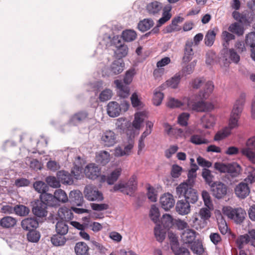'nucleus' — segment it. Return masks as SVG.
Returning a JSON list of instances; mask_svg holds the SVG:
<instances>
[{
    "label": "nucleus",
    "mask_w": 255,
    "mask_h": 255,
    "mask_svg": "<svg viewBox=\"0 0 255 255\" xmlns=\"http://www.w3.org/2000/svg\"><path fill=\"white\" fill-rule=\"evenodd\" d=\"M250 243V238L248 234L241 235L239 236L237 240L236 244L239 249H242L244 246Z\"/></svg>",
    "instance_id": "49"
},
{
    "label": "nucleus",
    "mask_w": 255,
    "mask_h": 255,
    "mask_svg": "<svg viewBox=\"0 0 255 255\" xmlns=\"http://www.w3.org/2000/svg\"><path fill=\"white\" fill-rule=\"evenodd\" d=\"M112 96V91L109 89L103 91L99 95V99L101 102H105L109 100Z\"/></svg>",
    "instance_id": "56"
},
{
    "label": "nucleus",
    "mask_w": 255,
    "mask_h": 255,
    "mask_svg": "<svg viewBox=\"0 0 255 255\" xmlns=\"http://www.w3.org/2000/svg\"><path fill=\"white\" fill-rule=\"evenodd\" d=\"M193 42L192 40H188L186 42L184 47V54L182 58V62L186 64L189 62L193 58L194 52L192 49Z\"/></svg>",
    "instance_id": "24"
},
{
    "label": "nucleus",
    "mask_w": 255,
    "mask_h": 255,
    "mask_svg": "<svg viewBox=\"0 0 255 255\" xmlns=\"http://www.w3.org/2000/svg\"><path fill=\"white\" fill-rule=\"evenodd\" d=\"M54 196L56 199V202H61L65 203L68 201V198L65 192L61 189L57 190L54 193Z\"/></svg>",
    "instance_id": "47"
},
{
    "label": "nucleus",
    "mask_w": 255,
    "mask_h": 255,
    "mask_svg": "<svg viewBox=\"0 0 255 255\" xmlns=\"http://www.w3.org/2000/svg\"><path fill=\"white\" fill-rule=\"evenodd\" d=\"M14 213L21 217L26 216L28 215L30 212L29 209L22 204H17L14 206Z\"/></svg>",
    "instance_id": "39"
},
{
    "label": "nucleus",
    "mask_w": 255,
    "mask_h": 255,
    "mask_svg": "<svg viewBox=\"0 0 255 255\" xmlns=\"http://www.w3.org/2000/svg\"><path fill=\"white\" fill-rule=\"evenodd\" d=\"M190 141L196 145L208 144L209 142L208 139L203 138L201 135L198 134L192 135L190 137Z\"/></svg>",
    "instance_id": "52"
},
{
    "label": "nucleus",
    "mask_w": 255,
    "mask_h": 255,
    "mask_svg": "<svg viewBox=\"0 0 255 255\" xmlns=\"http://www.w3.org/2000/svg\"><path fill=\"white\" fill-rule=\"evenodd\" d=\"M57 179L64 184L72 185L74 183L72 175L68 171L60 170L57 172Z\"/></svg>",
    "instance_id": "25"
},
{
    "label": "nucleus",
    "mask_w": 255,
    "mask_h": 255,
    "mask_svg": "<svg viewBox=\"0 0 255 255\" xmlns=\"http://www.w3.org/2000/svg\"><path fill=\"white\" fill-rule=\"evenodd\" d=\"M40 235L39 232L34 230H30L27 234L28 241L32 243H37L40 239Z\"/></svg>",
    "instance_id": "50"
},
{
    "label": "nucleus",
    "mask_w": 255,
    "mask_h": 255,
    "mask_svg": "<svg viewBox=\"0 0 255 255\" xmlns=\"http://www.w3.org/2000/svg\"><path fill=\"white\" fill-rule=\"evenodd\" d=\"M68 200L73 206H82L84 202L83 194L79 190L71 191Z\"/></svg>",
    "instance_id": "19"
},
{
    "label": "nucleus",
    "mask_w": 255,
    "mask_h": 255,
    "mask_svg": "<svg viewBox=\"0 0 255 255\" xmlns=\"http://www.w3.org/2000/svg\"><path fill=\"white\" fill-rule=\"evenodd\" d=\"M210 187L213 196L218 199L224 198L227 194L228 186L221 181H215Z\"/></svg>",
    "instance_id": "10"
},
{
    "label": "nucleus",
    "mask_w": 255,
    "mask_h": 255,
    "mask_svg": "<svg viewBox=\"0 0 255 255\" xmlns=\"http://www.w3.org/2000/svg\"><path fill=\"white\" fill-rule=\"evenodd\" d=\"M123 40L127 42L132 41L136 37V33L133 30H126L123 31L122 35Z\"/></svg>",
    "instance_id": "43"
},
{
    "label": "nucleus",
    "mask_w": 255,
    "mask_h": 255,
    "mask_svg": "<svg viewBox=\"0 0 255 255\" xmlns=\"http://www.w3.org/2000/svg\"><path fill=\"white\" fill-rule=\"evenodd\" d=\"M163 99V94L156 89L154 91L153 97V103L154 105L158 106L160 105Z\"/></svg>",
    "instance_id": "57"
},
{
    "label": "nucleus",
    "mask_w": 255,
    "mask_h": 255,
    "mask_svg": "<svg viewBox=\"0 0 255 255\" xmlns=\"http://www.w3.org/2000/svg\"><path fill=\"white\" fill-rule=\"evenodd\" d=\"M72 210L66 207H62L58 210V215L60 218L66 221H69L73 218Z\"/></svg>",
    "instance_id": "30"
},
{
    "label": "nucleus",
    "mask_w": 255,
    "mask_h": 255,
    "mask_svg": "<svg viewBox=\"0 0 255 255\" xmlns=\"http://www.w3.org/2000/svg\"><path fill=\"white\" fill-rule=\"evenodd\" d=\"M154 22L151 18L144 19L138 24V29L142 32L146 31L153 26Z\"/></svg>",
    "instance_id": "37"
},
{
    "label": "nucleus",
    "mask_w": 255,
    "mask_h": 255,
    "mask_svg": "<svg viewBox=\"0 0 255 255\" xmlns=\"http://www.w3.org/2000/svg\"><path fill=\"white\" fill-rule=\"evenodd\" d=\"M254 10H251L250 11H247L242 13L240 23L244 25H250V24L253 21L255 17V13Z\"/></svg>",
    "instance_id": "34"
},
{
    "label": "nucleus",
    "mask_w": 255,
    "mask_h": 255,
    "mask_svg": "<svg viewBox=\"0 0 255 255\" xmlns=\"http://www.w3.org/2000/svg\"><path fill=\"white\" fill-rule=\"evenodd\" d=\"M86 177L89 179L95 180L101 174V169L94 163L87 165L85 169Z\"/></svg>",
    "instance_id": "18"
},
{
    "label": "nucleus",
    "mask_w": 255,
    "mask_h": 255,
    "mask_svg": "<svg viewBox=\"0 0 255 255\" xmlns=\"http://www.w3.org/2000/svg\"><path fill=\"white\" fill-rule=\"evenodd\" d=\"M192 251L196 254H201L204 252L202 245L200 243L194 242L191 247Z\"/></svg>",
    "instance_id": "64"
},
{
    "label": "nucleus",
    "mask_w": 255,
    "mask_h": 255,
    "mask_svg": "<svg viewBox=\"0 0 255 255\" xmlns=\"http://www.w3.org/2000/svg\"><path fill=\"white\" fill-rule=\"evenodd\" d=\"M168 107L170 108H179L182 106V103L180 101L177 99H175L173 98H170L169 99L167 103Z\"/></svg>",
    "instance_id": "63"
},
{
    "label": "nucleus",
    "mask_w": 255,
    "mask_h": 255,
    "mask_svg": "<svg viewBox=\"0 0 255 255\" xmlns=\"http://www.w3.org/2000/svg\"><path fill=\"white\" fill-rule=\"evenodd\" d=\"M135 74V72L134 69H130L127 71L124 78V83L128 85L132 82Z\"/></svg>",
    "instance_id": "60"
},
{
    "label": "nucleus",
    "mask_w": 255,
    "mask_h": 255,
    "mask_svg": "<svg viewBox=\"0 0 255 255\" xmlns=\"http://www.w3.org/2000/svg\"><path fill=\"white\" fill-rule=\"evenodd\" d=\"M201 122L203 127L205 128H210L215 125V118L214 116L207 114L201 118Z\"/></svg>",
    "instance_id": "35"
},
{
    "label": "nucleus",
    "mask_w": 255,
    "mask_h": 255,
    "mask_svg": "<svg viewBox=\"0 0 255 255\" xmlns=\"http://www.w3.org/2000/svg\"><path fill=\"white\" fill-rule=\"evenodd\" d=\"M113 43L115 45L116 49L115 50V55L116 58L122 59L128 53L127 45L122 43L121 37L119 36H114L113 39Z\"/></svg>",
    "instance_id": "11"
},
{
    "label": "nucleus",
    "mask_w": 255,
    "mask_h": 255,
    "mask_svg": "<svg viewBox=\"0 0 255 255\" xmlns=\"http://www.w3.org/2000/svg\"><path fill=\"white\" fill-rule=\"evenodd\" d=\"M228 29L230 32L235 33L239 36L243 35L244 32V28L237 22L231 24Z\"/></svg>",
    "instance_id": "51"
},
{
    "label": "nucleus",
    "mask_w": 255,
    "mask_h": 255,
    "mask_svg": "<svg viewBox=\"0 0 255 255\" xmlns=\"http://www.w3.org/2000/svg\"><path fill=\"white\" fill-rule=\"evenodd\" d=\"M88 116L89 113L87 111L85 110L79 111L70 117L68 124L71 126H78L87 120Z\"/></svg>",
    "instance_id": "14"
},
{
    "label": "nucleus",
    "mask_w": 255,
    "mask_h": 255,
    "mask_svg": "<svg viewBox=\"0 0 255 255\" xmlns=\"http://www.w3.org/2000/svg\"><path fill=\"white\" fill-rule=\"evenodd\" d=\"M161 223L165 228H169L173 225V218L169 214H164L161 219Z\"/></svg>",
    "instance_id": "53"
},
{
    "label": "nucleus",
    "mask_w": 255,
    "mask_h": 255,
    "mask_svg": "<svg viewBox=\"0 0 255 255\" xmlns=\"http://www.w3.org/2000/svg\"><path fill=\"white\" fill-rule=\"evenodd\" d=\"M110 153L106 151H101L96 156V162L103 166L107 164L110 160Z\"/></svg>",
    "instance_id": "36"
},
{
    "label": "nucleus",
    "mask_w": 255,
    "mask_h": 255,
    "mask_svg": "<svg viewBox=\"0 0 255 255\" xmlns=\"http://www.w3.org/2000/svg\"><path fill=\"white\" fill-rule=\"evenodd\" d=\"M66 238L58 234L53 235L51 237V242L54 246H63L66 242Z\"/></svg>",
    "instance_id": "38"
},
{
    "label": "nucleus",
    "mask_w": 255,
    "mask_h": 255,
    "mask_svg": "<svg viewBox=\"0 0 255 255\" xmlns=\"http://www.w3.org/2000/svg\"><path fill=\"white\" fill-rule=\"evenodd\" d=\"M202 176L204 179L206 183L210 186L215 181H213L214 176L212 175L211 171L206 168H204L202 172Z\"/></svg>",
    "instance_id": "41"
},
{
    "label": "nucleus",
    "mask_w": 255,
    "mask_h": 255,
    "mask_svg": "<svg viewBox=\"0 0 255 255\" xmlns=\"http://www.w3.org/2000/svg\"><path fill=\"white\" fill-rule=\"evenodd\" d=\"M235 194L240 199L247 198L250 193V188L248 183L241 182L237 185L234 189Z\"/></svg>",
    "instance_id": "15"
},
{
    "label": "nucleus",
    "mask_w": 255,
    "mask_h": 255,
    "mask_svg": "<svg viewBox=\"0 0 255 255\" xmlns=\"http://www.w3.org/2000/svg\"><path fill=\"white\" fill-rule=\"evenodd\" d=\"M45 181L47 184L53 188H58L60 186V181L54 176H48L46 178Z\"/></svg>",
    "instance_id": "58"
},
{
    "label": "nucleus",
    "mask_w": 255,
    "mask_h": 255,
    "mask_svg": "<svg viewBox=\"0 0 255 255\" xmlns=\"http://www.w3.org/2000/svg\"><path fill=\"white\" fill-rule=\"evenodd\" d=\"M84 193L85 198L89 201H101L104 199L102 193L97 190L95 187L91 186H86Z\"/></svg>",
    "instance_id": "12"
},
{
    "label": "nucleus",
    "mask_w": 255,
    "mask_h": 255,
    "mask_svg": "<svg viewBox=\"0 0 255 255\" xmlns=\"http://www.w3.org/2000/svg\"><path fill=\"white\" fill-rule=\"evenodd\" d=\"M39 200L42 201L43 203L47 206H55L57 205V202L55 198L54 195L48 193L47 192L43 193L40 195Z\"/></svg>",
    "instance_id": "28"
},
{
    "label": "nucleus",
    "mask_w": 255,
    "mask_h": 255,
    "mask_svg": "<svg viewBox=\"0 0 255 255\" xmlns=\"http://www.w3.org/2000/svg\"><path fill=\"white\" fill-rule=\"evenodd\" d=\"M245 98L246 95L244 93H242L234 105L229 120V127L228 128L230 131L232 129L238 126V120L243 109L245 102Z\"/></svg>",
    "instance_id": "2"
},
{
    "label": "nucleus",
    "mask_w": 255,
    "mask_h": 255,
    "mask_svg": "<svg viewBox=\"0 0 255 255\" xmlns=\"http://www.w3.org/2000/svg\"><path fill=\"white\" fill-rule=\"evenodd\" d=\"M101 143L105 146L111 147L116 143V135L111 130L105 131L101 137Z\"/></svg>",
    "instance_id": "17"
},
{
    "label": "nucleus",
    "mask_w": 255,
    "mask_h": 255,
    "mask_svg": "<svg viewBox=\"0 0 255 255\" xmlns=\"http://www.w3.org/2000/svg\"><path fill=\"white\" fill-rule=\"evenodd\" d=\"M33 187L38 193L43 194L46 192L48 190V186L47 184L41 181H36L33 183Z\"/></svg>",
    "instance_id": "46"
},
{
    "label": "nucleus",
    "mask_w": 255,
    "mask_h": 255,
    "mask_svg": "<svg viewBox=\"0 0 255 255\" xmlns=\"http://www.w3.org/2000/svg\"><path fill=\"white\" fill-rule=\"evenodd\" d=\"M143 114L141 112L137 113L135 114L134 119L132 122V126L135 129H139L141 123L143 122L142 117Z\"/></svg>",
    "instance_id": "54"
},
{
    "label": "nucleus",
    "mask_w": 255,
    "mask_h": 255,
    "mask_svg": "<svg viewBox=\"0 0 255 255\" xmlns=\"http://www.w3.org/2000/svg\"><path fill=\"white\" fill-rule=\"evenodd\" d=\"M114 83L118 89V96L123 98H127L129 95V88L128 85H125L124 83L119 80H115Z\"/></svg>",
    "instance_id": "22"
},
{
    "label": "nucleus",
    "mask_w": 255,
    "mask_h": 255,
    "mask_svg": "<svg viewBox=\"0 0 255 255\" xmlns=\"http://www.w3.org/2000/svg\"><path fill=\"white\" fill-rule=\"evenodd\" d=\"M162 8V4L157 1L150 2L146 6L147 12L151 15H155L159 13Z\"/></svg>",
    "instance_id": "29"
},
{
    "label": "nucleus",
    "mask_w": 255,
    "mask_h": 255,
    "mask_svg": "<svg viewBox=\"0 0 255 255\" xmlns=\"http://www.w3.org/2000/svg\"><path fill=\"white\" fill-rule=\"evenodd\" d=\"M17 221L15 218L10 216H6L0 220V226L3 228L8 229L14 227Z\"/></svg>",
    "instance_id": "33"
},
{
    "label": "nucleus",
    "mask_w": 255,
    "mask_h": 255,
    "mask_svg": "<svg viewBox=\"0 0 255 255\" xmlns=\"http://www.w3.org/2000/svg\"><path fill=\"white\" fill-rule=\"evenodd\" d=\"M216 33L214 30H209L205 35L204 41L206 46H211L215 41Z\"/></svg>",
    "instance_id": "48"
},
{
    "label": "nucleus",
    "mask_w": 255,
    "mask_h": 255,
    "mask_svg": "<svg viewBox=\"0 0 255 255\" xmlns=\"http://www.w3.org/2000/svg\"><path fill=\"white\" fill-rule=\"evenodd\" d=\"M75 252L77 255H88L89 248L84 242H79L76 244Z\"/></svg>",
    "instance_id": "31"
},
{
    "label": "nucleus",
    "mask_w": 255,
    "mask_h": 255,
    "mask_svg": "<svg viewBox=\"0 0 255 255\" xmlns=\"http://www.w3.org/2000/svg\"><path fill=\"white\" fill-rule=\"evenodd\" d=\"M150 217L151 220L155 223H157L158 222H160L159 221V216L160 213L159 211L158 208L155 205H153L151 206L150 213H149Z\"/></svg>",
    "instance_id": "45"
},
{
    "label": "nucleus",
    "mask_w": 255,
    "mask_h": 255,
    "mask_svg": "<svg viewBox=\"0 0 255 255\" xmlns=\"http://www.w3.org/2000/svg\"><path fill=\"white\" fill-rule=\"evenodd\" d=\"M196 232L191 229H187L181 236L182 239L185 244H192L196 238Z\"/></svg>",
    "instance_id": "32"
},
{
    "label": "nucleus",
    "mask_w": 255,
    "mask_h": 255,
    "mask_svg": "<svg viewBox=\"0 0 255 255\" xmlns=\"http://www.w3.org/2000/svg\"><path fill=\"white\" fill-rule=\"evenodd\" d=\"M241 153L252 163H255V135L248 139L246 147L242 149Z\"/></svg>",
    "instance_id": "8"
},
{
    "label": "nucleus",
    "mask_w": 255,
    "mask_h": 255,
    "mask_svg": "<svg viewBox=\"0 0 255 255\" xmlns=\"http://www.w3.org/2000/svg\"><path fill=\"white\" fill-rule=\"evenodd\" d=\"M190 114L188 113H183L178 118V122L182 126H186L188 125V121Z\"/></svg>",
    "instance_id": "62"
},
{
    "label": "nucleus",
    "mask_w": 255,
    "mask_h": 255,
    "mask_svg": "<svg viewBox=\"0 0 255 255\" xmlns=\"http://www.w3.org/2000/svg\"><path fill=\"white\" fill-rule=\"evenodd\" d=\"M231 133V131L228 128H225L223 130L218 131L215 135L214 139L215 141H219Z\"/></svg>",
    "instance_id": "55"
},
{
    "label": "nucleus",
    "mask_w": 255,
    "mask_h": 255,
    "mask_svg": "<svg viewBox=\"0 0 255 255\" xmlns=\"http://www.w3.org/2000/svg\"><path fill=\"white\" fill-rule=\"evenodd\" d=\"M190 203L184 200L177 201L175 209L176 212L180 215H185L190 212Z\"/></svg>",
    "instance_id": "26"
},
{
    "label": "nucleus",
    "mask_w": 255,
    "mask_h": 255,
    "mask_svg": "<svg viewBox=\"0 0 255 255\" xmlns=\"http://www.w3.org/2000/svg\"><path fill=\"white\" fill-rule=\"evenodd\" d=\"M32 212L36 217L39 218L45 217L47 215V207L42 201L36 200L32 202Z\"/></svg>",
    "instance_id": "13"
},
{
    "label": "nucleus",
    "mask_w": 255,
    "mask_h": 255,
    "mask_svg": "<svg viewBox=\"0 0 255 255\" xmlns=\"http://www.w3.org/2000/svg\"><path fill=\"white\" fill-rule=\"evenodd\" d=\"M136 177L134 175L131 176L129 180L124 184L125 189L122 190V192L129 195L130 196H133V193L137 188Z\"/></svg>",
    "instance_id": "21"
},
{
    "label": "nucleus",
    "mask_w": 255,
    "mask_h": 255,
    "mask_svg": "<svg viewBox=\"0 0 255 255\" xmlns=\"http://www.w3.org/2000/svg\"><path fill=\"white\" fill-rule=\"evenodd\" d=\"M222 55L226 63H230V61L237 64L240 60V56L233 48L228 49V48H223L222 50Z\"/></svg>",
    "instance_id": "16"
},
{
    "label": "nucleus",
    "mask_w": 255,
    "mask_h": 255,
    "mask_svg": "<svg viewBox=\"0 0 255 255\" xmlns=\"http://www.w3.org/2000/svg\"><path fill=\"white\" fill-rule=\"evenodd\" d=\"M55 226L56 231L57 234L63 236L67 234L69 228L65 222L63 221H58Z\"/></svg>",
    "instance_id": "40"
},
{
    "label": "nucleus",
    "mask_w": 255,
    "mask_h": 255,
    "mask_svg": "<svg viewBox=\"0 0 255 255\" xmlns=\"http://www.w3.org/2000/svg\"><path fill=\"white\" fill-rule=\"evenodd\" d=\"M107 113L111 117H116L120 115L121 112L120 105L117 102H110L107 105Z\"/></svg>",
    "instance_id": "27"
},
{
    "label": "nucleus",
    "mask_w": 255,
    "mask_h": 255,
    "mask_svg": "<svg viewBox=\"0 0 255 255\" xmlns=\"http://www.w3.org/2000/svg\"><path fill=\"white\" fill-rule=\"evenodd\" d=\"M125 63L123 59L116 60L111 64L110 67L103 71V75L108 77H114L121 74L124 69Z\"/></svg>",
    "instance_id": "7"
},
{
    "label": "nucleus",
    "mask_w": 255,
    "mask_h": 255,
    "mask_svg": "<svg viewBox=\"0 0 255 255\" xmlns=\"http://www.w3.org/2000/svg\"><path fill=\"white\" fill-rule=\"evenodd\" d=\"M223 212L229 218L233 220L237 224L242 223L246 215L245 211L241 208H232L231 207H224Z\"/></svg>",
    "instance_id": "6"
},
{
    "label": "nucleus",
    "mask_w": 255,
    "mask_h": 255,
    "mask_svg": "<svg viewBox=\"0 0 255 255\" xmlns=\"http://www.w3.org/2000/svg\"><path fill=\"white\" fill-rule=\"evenodd\" d=\"M160 203L162 208L165 211H168L174 206L175 200L173 195L168 193L160 197Z\"/></svg>",
    "instance_id": "20"
},
{
    "label": "nucleus",
    "mask_w": 255,
    "mask_h": 255,
    "mask_svg": "<svg viewBox=\"0 0 255 255\" xmlns=\"http://www.w3.org/2000/svg\"><path fill=\"white\" fill-rule=\"evenodd\" d=\"M122 172L121 168H117L107 177V182L108 184L112 185L118 180Z\"/></svg>",
    "instance_id": "42"
},
{
    "label": "nucleus",
    "mask_w": 255,
    "mask_h": 255,
    "mask_svg": "<svg viewBox=\"0 0 255 255\" xmlns=\"http://www.w3.org/2000/svg\"><path fill=\"white\" fill-rule=\"evenodd\" d=\"M204 85L203 90L199 92V95L201 99H207L210 94L213 91L214 86L212 81H208L206 82L204 78H197L193 80L191 82V85L194 89H199Z\"/></svg>",
    "instance_id": "3"
},
{
    "label": "nucleus",
    "mask_w": 255,
    "mask_h": 255,
    "mask_svg": "<svg viewBox=\"0 0 255 255\" xmlns=\"http://www.w3.org/2000/svg\"><path fill=\"white\" fill-rule=\"evenodd\" d=\"M222 36L225 42L223 43L224 48H228L229 46V42L233 39H234L235 36L233 34L227 31H224L222 33Z\"/></svg>",
    "instance_id": "59"
},
{
    "label": "nucleus",
    "mask_w": 255,
    "mask_h": 255,
    "mask_svg": "<svg viewBox=\"0 0 255 255\" xmlns=\"http://www.w3.org/2000/svg\"><path fill=\"white\" fill-rule=\"evenodd\" d=\"M181 80V75L179 74H176L173 77L167 80L166 85L173 89H176Z\"/></svg>",
    "instance_id": "44"
},
{
    "label": "nucleus",
    "mask_w": 255,
    "mask_h": 255,
    "mask_svg": "<svg viewBox=\"0 0 255 255\" xmlns=\"http://www.w3.org/2000/svg\"><path fill=\"white\" fill-rule=\"evenodd\" d=\"M214 167L216 170L220 173H227V176L229 178L237 177L240 173L241 167L238 164L234 162L232 163L225 164L222 162H216Z\"/></svg>",
    "instance_id": "4"
},
{
    "label": "nucleus",
    "mask_w": 255,
    "mask_h": 255,
    "mask_svg": "<svg viewBox=\"0 0 255 255\" xmlns=\"http://www.w3.org/2000/svg\"><path fill=\"white\" fill-rule=\"evenodd\" d=\"M211 216L210 210L207 208H202L199 212L193 215L190 220L191 226L198 230L205 227Z\"/></svg>",
    "instance_id": "1"
},
{
    "label": "nucleus",
    "mask_w": 255,
    "mask_h": 255,
    "mask_svg": "<svg viewBox=\"0 0 255 255\" xmlns=\"http://www.w3.org/2000/svg\"><path fill=\"white\" fill-rule=\"evenodd\" d=\"M38 222L34 217L27 218L22 220L21 226L22 228L26 231L34 230L38 227Z\"/></svg>",
    "instance_id": "23"
},
{
    "label": "nucleus",
    "mask_w": 255,
    "mask_h": 255,
    "mask_svg": "<svg viewBox=\"0 0 255 255\" xmlns=\"http://www.w3.org/2000/svg\"><path fill=\"white\" fill-rule=\"evenodd\" d=\"M187 106L189 109L197 112H207L213 109V105L211 103L202 100L198 102L188 101Z\"/></svg>",
    "instance_id": "9"
},
{
    "label": "nucleus",
    "mask_w": 255,
    "mask_h": 255,
    "mask_svg": "<svg viewBox=\"0 0 255 255\" xmlns=\"http://www.w3.org/2000/svg\"><path fill=\"white\" fill-rule=\"evenodd\" d=\"M176 194L180 197L184 196L186 201L189 203L194 204L198 199V193L193 188H188L185 184H180L176 188Z\"/></svg>",
    "instance_id": "5"
},
{
    "label": "nucleus",
    "mask_w": 255,
    "mask_h": 255,
    "mask_svg": "<svg viewBox=\"0 0 255 255\" xmlns=\"http://www.w3.org/2000/svg\"><path fill=\"white\" fill-rule=\"evenodd\" d=\"M245 42L247 45L251 47H255V32H252L248 34L246 36Z\"/></svg>",
    "instance_id": "61"
}]
</instances>
